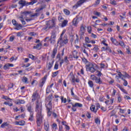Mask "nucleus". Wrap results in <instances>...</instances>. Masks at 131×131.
I'll list each match as a JSON object with an SVG mask.
<instances>
[{
  "label": "nucleus",
  "instance_id": "obj_34",
  "mask_svg": "<svg viewBox=\"0 0 131 131\" xmlns=\"http://www.w3.org/2000/svg\"><path fill=\"white\" fill-rule=\"evenodd\" d=\"M59 68V61H56L55 64L54 65V69L55 70H58Z\"/></svg>",
  "mask_w": 131,
  "mask_h": 131
},
{
  "label": "nucleus",
  "instance_id": "obj_51",
  "mask_svg": "<svg viewBox=\"0 0 131 131\" xmlns=\"http://www.w3.org/2000/svg\"><path fill=\"white\" fill-rule=\"evenodd\" d=\"M4 104V105H8V106H9L10 107H11V106H13V103H12L5 102Z\"/></svg>",
  "mask_w": 131,
  "mask_h": 131
},
{
  "label": "nucleus",
  "instance_id": "obj_62",
  "mask_svg": "<svg viewBox=\"0 0 131 131\" xmlns=\"http://www.w3.org/2000/svg\"><path fill=\"white\" fill-rule=\"evenodd\" d=\"M42 128V127L41 126V125H40V126H37V131H41Z\"/></svg>",
  "mask_w": 131,
  "mask_h": 131
},
{
  "label": "nucleus",
  "instance_id": "obj_10",
  "mask_svg": "<svg viewBox=\"0 0 131 131\" xmlns=\"http://www.w3.org/2000/svg\"><path fill=\"white\" fill-rule=\"evenodd\" d=\"M26 107L28 111L30 112V113H33V112H32V110H33V108H32V104L31 103H28L26 105Z\"/></svg>",
  "mask_w": 131,
  "mask_h": 131
},
{
  "label": "nucleus",
  "instance_id": "obj_53",
  "mask_svg": "<svg viewBox=\"0 0 131 131\" xmlns=\"http://www.w3.org/2000/svg\"><path fill=\"white\" fill-rule=\"evenodd\" d=\"M46 8V5H44L43 6H41V8L39 9H38L36 10L37 12H38V11H41L42 10H43V9H45Z\"/></svg>",
  "mask_w": 131,
  "mask_h": 131
},
{
  "label": "nucleus",
  "instance_id": "obj_52",
  "mask_svg": "<svg viewBox=\"0 0 131 131\" xmlns=\"http://www.w3.org/2000/svg\"><path fill=\"white\" fill-rule=\"evenodd\" d=\"M0 90H2V91H4V92H6V91H7V90L5 89V85H0Z\"/></svg>",
  "mask_w": 131,
  "mask_h": 131
},
{
  "label": "nucleus",
  "instance_id": "obj_8",
  "mask_svg": "<svg viewBox=\"0 0 131 131\" xmlns=\"http://www.w3.org/2000/svg\"><path fill=\"white\" fill-rule=\"evenodd\" d=\"M1 127H2V128H5V127L11 128L12 125H11L8 122H5L1 125Z\"/></svg>",
  "mask_w": 131,
  "mask_h": 131
},
{
  "label": "nucleus",
  "instance_id": "obj_2",
  "mask_svg": "<svg viewBox=\"0 0 131 131\" xmlns=\"http://www.w3.org/2000/svg\"><path fill=\"white\" fill-rule=\"evenodd\" d=\"M85 33V26H84L83 24H81L80 28V31L79 32L80 39H83V36H84Z\"/></svg>",
  "mask_w": 131,
  "mask_h": 131
},
{
  "label": "nucleus",
  "instance_id": "obj_21",
  "mask_svg": "<svg viewBox=\"0 0 131 131\" xmlns=\"http://www.w3.org/2000/svg\"><path fill=\"white\" fill-rule=\"evenodd\" d=\"M55 38H56V33L54 32H52L51 33V43L53 42V41H55Z\"/></svg>",
  "mask_w": 131,
  "mask_h": 131
},
{
  "label": "nucleus",
  "instance_id": "obj_17",
  "mask_svg": "<svg viewBox=\"0 0 131 131\" xmlns=\"http://www.w3.org/2000/svg\"><path fill=\"white\" fill-rule=\"evenodd\" d=\"M71 104H72V107H78L79 108H81L82 107V104L79 103L78 102H76L75 104L72 103V102H71Z\"/></svg>",
  "mask_w": 131,
  "mask_h": 131
},
{
  "label": "nucleus",
  "instance_id": "obj_7",
  "mask_svg": "<svg viewBox=\"0 0 131 131\" xmlns=\"http://www.w3.org/2000/svg\"><path fill=\"white\" fill-rule=\"evenodd\" d=\"M37 99H39V95L38 93L35 91L33 93L32 96V102H34V101L37 100Z\"/></svg>",
  "mask_w": 131,
  "mask_h": 131
},
{
  "label": "nucleus",
  "instance_id": "obj_58",
  "mask_svg": "<svg viewBox=\"0 0 131 131\" xmlns=\"http://www.w3.org/2000/svg\"><path fill=\"white\" fill-rule=\"evenodd\" d=\"M52 128H54V129H57V124L53 123L52 125Z\"/></svg>",
  "mask_w": 131,
  "mask_h": 131
},
{
  "label": "nucleus",
  "instance_id": "obj_25",
  "mask_svg": "<svg viewBox=\"0 0 131 131\" xmlns=\"http://www.w3.org/2000/svg\"><path fill=\"white\" fill-rule=\"evenodd\" d=\"M80 49H81V52H83L84 54H86V56L87 57H89V53H88L86 49H84V47H80Z\"/></svg>",
  "mask_w": 131,
  "mask_h": 131
},
{
  "label": "nucleus",
  "instance_id": "obj_19",
  "mask_svg": "<svg viewBox=\"0 0 131 131\" xmlns=\"http://www.w3.org/2000/svg\"><path fill=\"white\" fill-rule=\"evenodd\" d=\"M15 104L17 105H21L22 104H25V101L22 99H18L15 101Z\"/></svg>",
  "mask_w": 131,
  "mask_h": 131
},
{
  "label": "nucleus",
  "instance_id": "obj_22",
  "mask_svg": "<svg viewBox=\"0 0 131 131\" xmlns=\"http://www.w3.org/2000/svg\"><path fill=\"white\" fill-rule=\"evenodd\" d=\"M69 76H71V79H72L71 82L74 83L75 82V77L73 75V73H70Z\"/></svg>",
  "mask_w": 131,
  "mask_h": 131
},
{
  "label": "nucleus",
  "instance_id": "obj_11",
  "mask_svg": "<svg viewBox=\"0 0 131 131\" xmlns=\"http://www.w3.org/2000/svg\"><path fill=\"white\" fill-rule=\"evenodd\" d=\"M47 80V76H45L41 80V82L39 83V86L40 88H42L43 86V85L46 83V81Z\"/></svg>",
  "mask_w": 131,
  "mask_h": 131
},
{
  "label": "nucleus",
  "instance_id": "obj_56",
  "mask_svg": "<svg viewBox=\"0 0 131 131\" xmlns=\"http://www.w3.org/2000/svg\"><path fill=\"white\" fill-rule=\"evenodd\" d=\"M91 79H92V80H96V79H97V77L95 76V75H91Z\"/></svg>",
  "mask_w": 131,
  "mask_h": 131
},
{
  "label": "nucleus",
  "instance_id": "obj_27",
  "mask_svg": "<svg viewBox=\"0 0 131 131\" xmlns=\"http://www.w3.org/2000/svg\"><path fill=\"white\" fill-rule=\"evenodd\" d=\"M78 24V20H77V18H75L73 20V25L74 26H77V25Z\"/></svg>",
  "mask_w": 131,
  "mask_h": 131
},
{
  "label": "nucleus",
  "instance_id": "obj_39",
  "mask_svg": "<svg viewBox=\"0 0 131 131\" xmlns=\"http://www.w3.org/2000/svg\"><path fill=\"white\" fill-rule=\"evenodd\" d=\"M61 103H66L67 102V99L64 98V96H61Z\"/></svg>",
  "mask_w": 131,
  "mask_h": 131
},
{
  "label": "nucleus",
  "instance_id": "obj_55",
  "mask_svg": "<svg viewBox=\"0 0 131 131\" xmlns=\"http://www.w3.org/2000/svg\"><path fill=\"white\" fill-rule=\"evenodd\" d=\"M29 58H30V59H32V60H34L35 57H34L33 55L30 54H29Z\"/></svg>",
  "mask_w": 131,
  "mask_h": 131
},
{
  "label": "nucleus",
  "instance_id": "obj_43",
  "mask_svg": "<svg viewBox=\"0 0 131 131\" xmlns=\"http://www.w3.org/2000/svg\"><path fill=\"white\" fill-rule=\"evenodd\" d=\"M12 23L13 25H14V26H15V27L16 26H18V23H17V21H16V20L12 19Z\"/></svg>",
  "mask_w": 131,
  "mask_h": 131
},
{
  "label": "nucleus",
  "instance_id": "obj_48",
  "mask_svg": "<svg viewBox=\"0 0 131 131\" xmlns=\"http://www.w3.org/2000/svg\"><path fill=\"white\" fill-rule=\"evenodd\" d=\"M19 125L20 126H24V125H25V122L23 120H21L19 121Z\"/></svg>",
  "mask_w": 131,
  "mask_h": 131
},
{
  "label": "nucleus",
  "instance_id": "obj_40",
  "mask_svg": "<svg viewBox=\"0 0 131 131\" xmlns=\"http://www.w3.org/2000/svg\"><path fill=\"white\" fill-rule=\"evenodd\" d=\"M122 73H124V78H125L126 77L127 78H130V76H129V75L127 74L125 72H122Z\"/></svg>",
  "mask_w": 131,
  "mask_h": 131
},
{
  "label": "nucleus",
  "instance_id": "obj_12",
  "mask_svg": "<svg viewBox=\"0 0 131 131\" xmlns=\"http://www.w3.org/2000/svg\"><path fill=\"white\" fill-rule=\"evenodd\" d=\"M54 61L52 59L51 62H49L48 64H47V68L48 69V70H51L52 69V67H53V66L54 65Z\"/></svg>",
  "mask_w": 131,
  "mask_h": 131
},
{
  "label": "nucleus",
  "instance_id": "obj_30",
  "mask_svg": "<svg viewBox=\"0 0 131 131\" xmlns=\"http://www.w3.org/2000/svg\"><path fill=\"white\" fill-rule=\"evenodd\" d=\"M95 82L96 83H98L99 84H102L103 83V81L101 80V78H96V79L95 80Z\"/></svg>",
  "mask_w": 131,
  "mask_h": 131
},
{
  "label": "nucleus",
  "instance_id": "obj_33",
  "mask_svg": "<svg viewBox=\"0 0 131 131\" xmlns=\"http://www.w3.org/2000/svg\"><path fill=\"white\" fill-rule=\"evenodd\" d=\"M39 16V14L38 13H35L34 14H30V17H33V18H37Z\"/></svg>",
  "mask_w": 131,
  "mask_h": 131
},
{
  "label": "nucleus",
  "instance_id": "obj_6",
  "mask_svg": "<svg viewBox=\"0 0 131 131\" xmlns=\"http://www.w3.org/2000/svg\"><path fill=\"white\" fill-rule=\"evenodd\" d=\"M87 0H79L77 2V3L73 6V9H76L79 7H80L83 4H84V3H86Z\"/></svg>",
  "mask_w": 131,
  "mask_h": 131
},
{
  "label": "nucleus",
  "instance_id": "obj_20",
  "mask_svg": "<svg viewBox=\"0 0 131 131\" xmlns=\"http://www.w3.org/2000/svg\"><path fill=\"white\" fill-rule=\"evenodd\" d=\"M90 110L92 112H94V113H97V112L98 111V108H96V106L94 105H93L90 107Z\"/></svg>",
  "mask_w": 131,
  "mask_h": 131
},
{
  "label": "nucleus",
  "instance_id": "obj_47",
  "mask_svg": "<svg viewBox=\"0 0 131 131\" xmlns=\"http://www.w3.org/2000/svg\"><path fill=\"white\" fill-rule=\"evenodd\" d=\"M51 93V88L48 86L47 89H46V94H50Z\"/></svg>",
  "mask_w": 131,
  "mask_h": 131
},
{
  "label": "nucleus",
  "instance_id": "obj_3",
  "mask_svg": "<svg viewBox=\"0 0 131 131\" xmlns=\"http://www.w3.org/2000/svg\"><path fill=\"white\" fill-rule=\"evenodd\" d=\"M57 43L60 44V46H64V45L68 43V38H67V36H64L63 38L59 37L57 41Z\"/></svg>",
  "mask_w": 131,
  "mask_h": 131
},
{
  "label": "nucleus",
  "instance_id": "obj_1",
  "mask_svg": "<svg viewBox=\"0 0 131 131\" xmlns=\"http://www.w3.org/2000/svg\"><path fill=\"white\" fill-rule=\"evenodd\" d=\"M42 107H41V102H38V101L36 102V108L35 112L37 113L36 116V122L37 126H40L42 123L43 119V114L41 113Z\"/></svg>",
  "mask_w": 131,
  "mask_h": 131
},
{
  "label": "nucleus",
  "instance_id": "obj_24",
  "mask_svg": "<svg viewBox=\"0 0 131 131\" xmlns=\"http://www.w3.org/2000/svg\"><path fill=\"white\" fill-rule=\"evenodd\" d=\"M21 15H24V16H28V15L31 14V11H25L24 12H21Z\"/></svg>",
  "mask_w": 131,
  "mask_h": 131
},
{
  "label": "nucleus",
  "instance_id": "obj_50",
  "mask_svg": "<svg viewBox=\"0 0 131 131\" xmlns=\"http://www.w3.org/2000/svg\"><path fill=\"white\" fill-rule=\"evenodd\" d=\"M15 39V36L12 35L9 38V41H13Z\"/></svg>",
  "mask_w": 131,
  "mask_h": 131
},
{
  "label": "nucleus",
  "instance_id": "obj_4",
  "mask_svg": "<svg viewBox=\"0 0 131 131\" xmlns=\"http://www.w3.org/2000/svg\"><path fill=\"white\" fill-rule=\"evenodd\" d=\"M95 65L96 64H94L91 62H89L88 64L85 65L86 70H88V69H89L90 72H92V73H94V72L96 71V69H95Z\"/></svg>",
  "mask_w": 131,
  "mask_h": 131
},
{
  "label": "nucleus",
  "instance_id": "obj_28",
  "mask_svg": "<svg viewBox=\"0 0 131 131\" xmlns=\"http://www.w3.org/2000/svg\"><path fill=\"white\" fill-rule=\"evenodd\" d=\"M118 75L121 79H124V74L122 72H119L118 74Z\"/></svg>",
  "mask_w": 131,
  "mask_h": 131
},
{
  "label": "nucleus",
  "instance_id": "obj_26",
  "mask_svg": "<svg viewBox=\"0 0 131 131\" xmlns=\"http://www.w3.org/2000/svg\"><path fill=\"white\" fill-rule=\"evenodd\" d=\"M88 84H89L90 88L93 89V91L95 90V88H94V82H93V81H92V80L89 81Z\"/></svg>",
  "mask_w": 131,
  "mask_h": 131
},
{
  "label": "nucleus",
  "instance_id": "obj_31",
  "mask_svg": "<svg viewBox=\"0 0 131 131\" xmlns=\"http://www.w3.org/2000/svg\"><path fill=\"white\" fill-rule=\"evenodd\" d=\"M78 54V52L76 51V50L74 51L73 52V57L74 59H78V56L77 55V54Z\"/></svg>",
  "mask_w": 131,
  "mask_h": 131
},
{
  "label": "nucleus",
  "instance_id": "obj_64",
  "mask_svg": "<svg viewBox=\"0 0 131 131\" xmlns=\"http://www.w3.org/2000/svg\"><path fill=\"white\" fill-rule=\"evenodd\" d=\"M118 128H117V126H114L113 127V131H117Z\"/></svg>",
  "mask_w": 131,
  "mask_h": 131
},
{
  "label": "nucleus",
  "instance_id": "obj_32",
  "mask_svg": "<svg viewBox=\"0 0 131 131\" xmlns=\"http://www.w3.org/2000/svg\"><path fill=\"white\" fill-rule=\"evenodd\" d=\"M68 24V20H64L62 21V23L61 24V27H65Z\"/></svg>",
  "mask_w": 131,
  "mask_h": 131
},
{
  "label": "nucleus",
  "instance_id": "obj_38",
  "mask_svg": "<svg viewBox=\"0 0 131 131\" xmlns=\"http://www.w3.org/2000/svg\"><path fill=\"white\" fill-rule=\"evenodd\" d=\"M82 62H83V63H84V64H85V65H88V64H89V63H90V62H89V61H88V59H86L84 57L82 58Z\"/></svg>",
  "mask_w": 131,
  "mask_h": 131
},
{
  "label": "nucleus",
  "instance_id": "obj_49",
  "mask_svg": "<svg viewBox=\"0 0 131 131\" xmlns=\"http://www.w3.org/2000/svg\"><path fill=\"white\" fill-rule=\"evenodd\" d=\"M43 29L45 30V31H48L49 29H51V28L47 25L46 26L43 28Z\"/></svg>",
  "mask_w": 131,
  "mask_h": 131
},
{
  "label": "nucleus",
  "instance_id": "obj_18",
  "mask_svg": "<svg viewBox=\"0 0 131 131\" xmlns=\"http://www.w3.org/2000/svg\"><path fill=\"white\" fill-rule=\"evenodd\" d=\"M111 40L115 46H119V42L117 41L116 39L113 38V37H111Z\"/></svg>",
  "mask_w": 131,
  "mask_h": 131
},
{
  "label": "nucleus",
  "instance_id": "obj_13",
  "mask_svg": "<svg viewBox=\"0 0 131 131\" xmlns=\"http://www.w3.org/2000/svg\"><path fill=\"white\" fill-rule=\"evenodd\" d=\"M19 5H20L21 7H24V6H29V2H27L25 1L21 0L18 2Z\"/></svg>",
  "mask_w": 131,
  "mask_h": 131
},
{
  "label": "nucleus",
  "instance_id": "obj_57",
  "mask_svg": "<svg viewBox=\"0 0 131 131\" xmlns=\"http://www.w3.org/2000/svg\"><path fill=\"white\" fill-rule=\"evenodd\" d=\"M59 61H60L59 65H60V67H62V64H63V63H64V59H61L60 58V60H59Z\"/></svg>",
  "mask_w": 131,
  "mask_h": 131
},
{
  "label": "nucleus",
  "instance_id": "obj_23",
  "mask_svg": "<svg viewBox=\"0 0 131 131\" xmlns=\"http://www.w3.org/2000/svg\"><path fill=\"white\" fill-rule=\"evenodd\" d=\"M33 49H36L37 50H40L41 49V43L39 42L36 46L33 47Z\"/></svg>",
  "mask_w": 131,
  "mask_h": 131
},
{
  "label": "nucleus",
  "instance_id": "obj_60",
  "mask_svg": "<svg viewBox=\"0 0 131 131\" xmlns=\"http://www.w3.org/2000/svg\"><path fill=\"white\" fill-rule=\"evenodd\" d=\"M122 80L124 81L123 85H124V86H126V85H127V81L124 79H122Z\"/></svg>",
  "mask_w": 131,
  "mask_h": 131
},
{
  "label": "nucleus",
  "instance_id": "obj_44",
  "mask_svg": "<svg viewBox=\"0 0 131 131\" xmlns=\"http://www.w3.org/2000/svg\"><path fill=\"white\" fill-rule=\"evenodd\" d=\"M59 74V71L52 73V77H56Z\"/></svg>",
  "mask_w": 131,
  "mask_h": 131
},
{
  "label": "nucleus",
  "instance_id": "obj_46",
  "mask_svg": "<svg viewBox=\"0 0 131 131\" xmlns=\"http://www.w3.org/2000/svg\"><path fill=\"white\" fill-rule=\"evenodd\" d=\"M95 122L96 124H100V121L99 118H97L95 119Z\"/></svg>",
  "mask_w": 131,
  "mask_h": 131
},
{
  "label": "nucleus",
  "instance_id": "obj_63",
  "mask_svg": "<svg viewBox=\"0 0 131 131\" xmlns=\"http://www.w3.org/2000/svg\"><path fill=\"white\" fill-rule=\"evenodd\" d=\"M3 99H5V100H11V98H9L8 96H3Z\"/></svg>",
  "mask_w": 131,
  "mask_h": 131
},
{
  "label": "nucleus",
  "instance_id": "obj_59",
  "mask_svg": "<svg viewBox=\"0 0 131 131\" xmlns=\"http://www.w3.org/2000/svg\"><path fill=\"white\" fill-rule=\"evenodd\" d=\"M20 21H21L23 25H26V22L24 20V19H20Z\"/></svg>",
  "mask_w": 131,
  "mask_h": 131
},
{
  "label": "nucleus",
  "instance_id": "obj_36",
  "mask_svg": "<svg viewBox=\"0 0 131 131\" xmlns=\"http://www.w3.org/2000/svg\"><path fill=\"white\" fill-rule=\"evenodd\" d=\"M63 12L65 15H67V16L70 15V11H69L68 9H64Z\"/></svg>",
  "mask_w": 131,
  "mask_h": 131
},
{
  "label": "nucleus",
  "instance_id": "obj_29",
  "mask_svg": "<svg viewBox=\"0 0 131 131\" xmlns=\"http://www.w3.org/2000/svg\"><path fill=\"white\" fill-rule=\"evenodd\" d=\"M93 47H94L92 50V51H94V52H98L99 51V46L96 45H94Z\"/></svg>",
  "mask_w": 131,
  "mask_h": 131
},
{
  "label": "nucleus",
  "instance_id": "obj_45",
  "mask_svg": "<svg viewBox=\"0 0 131 131\" xmlns=\"http://www.w3.org/2000/svg\"><path fill=\"white\" fill-rule=\"evenodd\" d=\"M85 41L87 43H91V40H90V38L89 37H85Z\"/></svg>",
  "mask_w": 131,
  "mask_h": 131
},
{
  "label": "nucleus",
  "instance_id": "obj_41",
  "mask_svg": "<svg viewBox=\"0 0 131 131\" xmlns=\"http://www.w3.org/2000/svg\"><path fill=\"white\" fill-rule=\"evenodd\" d=\"M29 120L30 121H32V120H33V113H30V117L29 118Z\"/></svg>",
  "mask_w": 131,
  "mask_h": 131
},
{
  "label": "nucleus",
  "instance_id": "obj_16",
  "mask_svg": "<svg viewBox=\"0 0 131 131\" xmlns=\"http://www.w3.org/2000/svg\"><path fill=\"white\" fill-rule=\"evenodd\" d=\"M46 107L48 115V116H51V115H52V112H51V110L52 109V106H47Z\"/></svg>",
  "mask_w": 131,
  "mask_h": 131
},
{
  "label": "nucleus",
  "instance_id": "obj_61",
  "mask_svg": "<svg viewBox=\"0 0 131 131\" xmlns=\"http://www.w3.org/2000/svg\"><path fill=\"white\" fill-rule=\"evenodd\" d=\"M106 51H107V52H109V53H112V50H111L110 47L108 46L106 47Z\"/></svg>",
  "mask_w": 131,
  "mask_h": 131
},
{
  "label": "nucleus",
  "instance_id": "obj_9",
  "mask_svg": "<svg viewBox=\"0 0 131 131\" xmlns=\"http://www.w3.org/2000/svg\"><path fill=\"white\" fill-rule=\"evenodd\" d=\"M52 97H53V94H50L47 98L46 101L49 102L47 106H52Z\"/></svg>",
  "mask_w": 131,
  "mask_h": 131
},
{
  "label": "nucleus",
  "instance_id": "obj_42",
  "mask_svg": "<svg viewBox=\"0 0 131 131\" xmlns=\"http://www.w3.org/2000/svg\"><path fill=\"white\" fill-rule=\"evenodd\" d=\"M16 28H15L16 30H20L22 28V25L17 24V26H16Z\"/></svg>",
  "mask_w": 131,
  "mask_h": 131
},
{
  "label": "nucleus",
  "instance_id": "obj_54",
  "mask_svg": "<svg viewBox=\"0 0 131 131\" xmlns=\"http://www.w3.org/2000/svg\"><path fill=\"white\" fill-rule=\"evenodd\" d=\"M86 116L89 118V119H90V118L92 117V116H91V113H90V112H86Z\"/></svg>",
  "mask_w": 131,
  "mask_h": 131
},
{
  "label": "nucleus",
  "instance_id": "obj_35",
  "mask_svg": "<svg viewBox=\"0 0 131 131\" xmlns=\"http://www.w3.org/2000/svg\"><path fill=\"white\" fill-rule=\"evenodd\" d=\"M36 3H37V0H33L31 2H29L28 4H29V6H30V5L32 6L34 5V4H36Z\"/></svg>",
  "mask_w": 131,
  "mask_h": 131
},
{
  "label": "nucleus",
  "instance_id": "obj_5",
  "mask_svg": "<svg viewBox=\"0 0 131 131\" xmlns=\"http://www.w3.org/2000/svg\"><path fill=\"white\" fill-rule=\"evenodd\" d=\"M56 21H57L56 18H53L52 20H50L47 22V25H48L49 27L52 29L53 27H55V25H56Z\"/></svg>",
  "mask_w": 131,
  "mask_h": 131
},
{
  "label": "nucleus",
  "instance_id": "obj_14",
  "mask_svg": "<svg viewBox=\"0 0 131 131\" xmlns=\"http://www.w3.org/2000/svg\"><path fill=\"white\" fill-rule=\"evenodd\" d=\"M50 128V124L49 122L46 121L44 122V129L46 131H49Z\"/></svg>",
  "mask_w": 131,
  "mask_h": 131
},
{
  "label": "nucleus",
  "instance_id": "obj_15",
  "mask_svg": "<svg viewBox=\"0 0 131 131\" xmlns=\"http://www.w3.org/2000/svg\"><path fill=\"white\" fill-rule=\"evenodd\" d=\"M10 67H14V64L12 63H7L4 66V69L7 70V69H10Z\"/></svg>",
  "mask_w": 131,
  "mask_h": 131
},
{
  "label": "nucleus",
  "instance_id": "obj_37",
  "mask_svg": "<svg viewBox=\"0 0 131 131\" xmlns=\"http://www.w3.org/2000/svg\"><path fill=\"white\" fill-rule=\"evenodd\" d=\"M22 81L25 83H28V78H27L26 77H24L23 78Z\"/></svg>",
  "mask_w": 131,
  "mask_h": 131
}]
</instances>
